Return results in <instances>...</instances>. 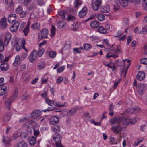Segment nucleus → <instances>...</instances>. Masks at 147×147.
Here are the masks:
<instances>
[{
	"mask_svg": "<svg viewBox=\"0 0 147 147\" xmlns=\"http://www.w3.org/2000/svg\"><path fill=\"white\" fill-rule=\"evenodd\" d=\"M110 10V9L109 7L108 6L106 5L101 8L100 11L101 13H107L109 12Z\"/></svg>",
	"mask_w": 147,
	"mask_h": 147,
	"instance_id": "nucleus-27",
	"label": "nucleus"
},
{
	"mask_svg": "<svg viewBox=\"0 0 147 147\" xmlns=\"http://www.w3.org/2000/svg\"><path fill=\"white\" fill-rule=\"evenodd\" d=\"M36 142V138L34 136H32L30 138L29 144L30 145H34Z\"/></svg>",
	"mask_w": 147,
	"mask_h": 147,
	"instance_id": "nucleus-28",
	"label": "nucleus"
},
{
	"mask_svg": "<svg viewBox=\"0 0 147 147\" xmlns=\"http://www.w3.org/2000/svg\"><path fill=\"white\" fill-rule=\"evenodd\" d=\"M83 117L84 121L87 122L88 120V119L90 118V116L89 113L88 112L84 113L83 114Z\"/></svg>",
	"mask_w": 147,
	"mask_h": 147,
	"instance_id": "nucleus-35",
	"label": "nucleus"
},
{
	"mask_svg": "<svg viewBox=\"0 0 147 147\" xmlns=\"http://www.w3.org/2000/svg\"><path fill=\"white\" fill-rule=\"evenodd\" d=\"M82 4L81 1L80 0H75L74 4V6L75 8L77 9Z\"/></svg>",
	"mask_w": 147,
	"mask_h": 147,
	"instance_id": "nucleus-38",
	"label": "nucleus"
},
{
	"mask_svg": "<svg viewBox=\"0 0 147 147\" xmlns=\"http://www.w3.org/2000/svg\"><path fill=\"white\" fill-rule=\"evenodd\" d=\"M67 19L69 21H73L75 20V17L73 15H70L68 16Z\"/></svg>",
	"mask_w": 147,
	"mask_h": 147,
	"instance_id": "nucleus-52",
	"label": "nucleus"
},
{
	"mask_svg": "<svg viewBox=\"0 0 147 147\" xmlns=\"http://www.w3.org/2000/svg\"><path fill=\"white\" fill-rule=\"evenodd\" d=\"M53 131L55 132V133H59L60 131V128L58 125H55L54 126L53 128Z\"/></svg>",
	"mask_w": 147,
	"mask_h": 147,
	"instance_id": "nucleus-42",
	"label": "nucleus"
},
{
	"mask_svg": "<svg viewBox=\"0 0 147 147\" xmlns=\"http://www.w3.org/2000/svg\"><path fill=\"white\" fill-rule=\"evenodd\" d=\"M102 63L103 64V65L105 66L108 67L112 69V71H113L114 70L116 69L115 68V65H111L112 63V62H109V63L105 61H103L102 62Z\"/></svg>",
	"mask_w": 147,
	"mask_h": 147,
	"instance_id": "nucleus-18",
	"label": "nucleus"
},
{
	"mask_svg": "<svg viewBox=\"0 0 147 147\" xmlns=\"http://www.w3.org/2000/svg\"><path fill=\"white\" fill-rule=\"evenodd\" d=\"M98 30L100 33L103 34H105L107 32L106 29L102 26L100 27L98 29Z\"/></svg>",
	"mask_w": 147,
	"mask_h": 147,
	"instance_id": "nucleus-41",
	"label": "nucleus"
},
{
	"mask_svg": "<svg viewBox=\"0 0 147 147\" xmlns=\"http://www.w3.org/2000/svg\"><path fill=\"white\" fill-rule=\"evenodd\" d=\"M65 69L64 66H61L57 69V71L58 73H60L63 71Z\"/></svg>",
	"mask_w": 147,
	"mask_h": 147,
	"instance_id": "nucleus-56",
	"label": "nucleus"
},
{
	"mask_svg": "<svg viewBox=\"0 0 147 147\" xmlns=\"http://www.w3.org/2000/svg\"><path fill=\"white\" fill-rule=\"evenodd\" d=\"M96 18L98 20L102 21L104 19L105 16L102 14H99L96 16Z\"/></svg>",
	"mask_w": 147,
	"mask_h": 147,
	"instance_id": "nucleus-47",
	"label": "nucleus"
},
{
	"mask_svg": "<svg viewBox=\"0 0 147 147\" xmlns=\"http://www.w3.org/2000/svg\"><path fill=\"white\" fill-rule=\"evenodd\" d=\"M11 37V34L9 33H7L5 35L4 40V44L7 46L10 41Z\"/></svg>",
	"mask_w": 147,
	"mask_h": 147,
	"instance_id": "nucleus-14",
	"label": "nucleus"
},
{
	"mask_svg": "<svg viewBox=\"0 0 147 147\" xmlns=\"http://www.w3.org/2000/svg\"><path fill=\"white\" fill-rule=\"evenodd\" d=\"M44 49L41 48H40L39 49V50L38 53V56L39 57H41L42 55L44 53Z\"/></svg>",
	"mask_w": 147,
	"mask_h": 147,
	"instance_id": "nucleus-44",
	"label": "nucleus"
},
{
	"mask_svg": "<svg viewBox=\"0 0 147 147\" xmlns=\"http://www.w3.org/2000/svg\"><path fill=\"white\" fill-rule=\"evenodd\" d=\"M55 32L56 28L55 26H54L52 25L51 29V34H50V36L52 37H53L55 34Z\"/></svg>",
	"mask_w": 147,
	"mask_h": 147,
	"instance_id": "nucleus-36",
	"label": "nucleus"
},
{
	"mask_svg": "<svg viewBox=\"0 0 147 147\" xmlns=\"http://www.w3.org/2000/svg\"><path fill=\"white\" fill-rule=\"evenodd\" d=\"M10 139L7 136H3V137L2 143L4 145L9 146L10 145Z\"/></svg>",
	"mask_w": 147,
	"mask_h": 147,
	"instance_id": "nucleus-10",
	"label": "nucleus"
},
{
	"mask_svg": "<svg viewBox=\"0 0 147 147\" xmlns=\"http://www.w3.org/2000/svg\"><path fill=\"white\" fill-rule=\"evenodd\" d=\"M4 121L6 122H8L11 118V115L10 113H8L4 117Z\"/></svg>",
	"mask_w": 147,
	"mask_h": 147,
	"instance_id": "nucleus-43",
	"label": "nucleus"
},
{
	"mask_svg": "<svg viewBox=\"0 0 147 147\" xmlns=\"http://www.w3.org/2000/svg\"><path fill=\"white\" fill-rule=\"evenodd\" d=\"M140 62L142 64L147 65V58H144L140 60Z\"/></svg>",
	"mask_w": 147,
	"mask_h": 147,
	"instance_id": "nucleus-54",
	"label": "nucleus"
},
{
	"mask_svg": "<svg viewBox=\"0 0 147 147\" xmlns=\"http://www.w3.org/2000/svg\"><path fill=\"white\" fill-rule=\"evenodd\" d=\"M129 119H123L122 117V120L121 122L120 125L124 127H127L129 124Z\"/></svg>",
	"mask_w": 147,
	"mask_h": 147,
	"instance_id": "nucleus-20",
	"label": "nucleus"
},
{
	"mask_svg": "<svg viewBox=\"0 0 147 147\" xmlns=\"http://www.w3.org/2000/svg\"><path fill=\"white\" fill-rule=\"evenodd\" d=\"M20 56L18 55H17L15 58L14 62L13 65L14 66H17L19 65L20 63Z\"/></svg>",
	"mask_w": 147,
	"mask_h": 147,
	"instance_id": "nucleus-29",
	"label": "nucleus"
},
{
	"mask_svg": "<svg viewBox=\"0 0 147 147\" xmlns=\"http://www.w3.org/2000/svg\"><path fill=\"white\" fill-rule=\"evenodd\" d=\"M77 109L76 108L72 109L68 112L65 115L68 116H70L74 114L76 112Z\"/></svg>",
	"mask_w": 147,
	"mask_h": 147,
	"instance_id": "nucleus-30",
	"label": "nucleus"
},
{
	"mask_svg": "<svg viewBox=\"0 0 147 147\" xmlns=\"http://www.w3.org/2000/svg\"><path fill=\"white\" fill-rule=\"evenodd\" d=\"M84 49L86 50H88L90 49L91 46L90 45L88 44L85 43L84 44Z\"/></svg>",
	"mask_w": 147,
	"mask_h": 147,
	"instance_id": "nucleus-49",
	"label": "nucleus"
},
{
	"mask_svg": "<svg viewBox=\"0 0 147 147\" xmlns=\"http://www.w3.org/2000/svg\"><path fill=\"white\" fill-rule=\"evenodd\" d=\"M16 15L14 14L11 13L9 15L8 21L9 23H12L14 22L16 19Z\"/></svg>",
	"mask_w": 147,
	"mask_h": 147,
	"instance_id": "nucleus-19",
	"label": "nucleus"
},
{
	"mask_svg": "<svg viewBox=\"0 0 147 147\" xmlns=\"http://www.w3.org/2000/svg\"><path fill=\"white\" fill-rule=\"evenodd\" d=\"M23 8L21 5H19L15 9L16 13L18 14H20L22 11Z\"/></svg>",
	"mask_w": 147,
	"mask_h": 147,
	"instance_id": "nucleus-40",
	"label": "nucleus"
},
{
	"mask_svg": "<svg viewBox=\"0 0 147 147\" xmlns=\"http://www.w3.org/2000/svg\"><path fill=\"white\" fill-rule=\"evenodd\" d=\"M143 6L145 9L147 10V0H144Z\"/></svg>",
	"mask_w": 147,
	"mask_h": 147,
	"instance_id": "nucleus-64",
	"label": "nucleus"
},
{
	"mask_svg": "<svg viewBox=\"0 0 147 147\" xmlns=\"http://www.w3.org/2000/svg\"><path fill=\"white\" fill-rule=\"evenodd\" d=\"M11 37V34L9 33H7L5 35L4 40V44L7 46L10 41Z\"/></svg>",
	"mask_w": 147,
	"mask_h": 147,
	"instance_id": "nucleus-13",
	"label": "nucleus"
},
{
	"mask_svg": "<svg viewBox=\"0 0 147 147\" xmlns=\"http://www.w3.org/2000/svg\"><path fill=\"white\" fill-rule=\"evenodd\" d=\"M136 78L139 81L143 80L145 78V73L143 71H140L136 76Z\"/></svg>",
	"mask_w": 147,
	"mask_h": 147,
	"instance_id": "nucleus-17",
	"label": "nucleus"
},
{
	"mask_svg": "<svg viewBox=\"0 0 147 147\" xmlns=\"http://www.w3.org/2000/svg\"><path fill=\"white\" fill-rule=\"evenodd\" d=\"M38 56L37 51L35 50H33L30 54L29 58L30 61L31 63L34 62Z\"/></svg>",
	"mask_w": 147,
	"mask_h": 147,
	"instance_id": "nucleus-9",
	"label": "nucleus"
},
{
	"mask_svg": "<svg viewBox=\"0 0 147 147\" xmlns=\"http://www.w3.org/2000/svg\"><path fill=\"white\" fill-rule=\"evenodd\" d=\"M21 18H23L25 17L26 15V11H22L20 14Z\"/></svg>",
	"mask_w": 147,
	"mask_h": 147,
	"instance_id": "nucleus-50",
	"label": "nucleus"
},
{
	"mask_svg": "<svg viewBox=\"0 0 147 147\" xmlns=\"http://www.w3.org/2000/svg\"><path fill=\"white\" fill-rule=\"evenodd\" d=\"M122 120V117H117L110 119L109 122L112 125H115L117 123L120 125V123Z\"/></svg>",
	"mask_w": 147,
	"mask_h": 147,
	"instance_id": "nucleus-5",
	"label": "nucleus"
},
{
	"mask_svg": "<svg viewBox=\"0 0 147 147\" xmlns=\"http://www.w3.org/2000/svg\"><path fill=\"white\" fill-rule=\"evenodd\" d=\"M33 122V121L30 120L26 122L24 125L27 131L30 133H31L32 131V129L33 128H31V127L32 124Z\"/></svg>",
	"mask_w": 147,
	"mask_h": 147,
	"instance_id": "nucleus-12",
	"label": "nucleus"
},
{
	"mask_svg": "<svg viewBox=\"0 0 147 147\" xmlns=\"http://www.w3.org/2000/svg\"><path fill=\"white\" fill-rule=\"evenodd\" d=\"M4 43L3 44V41L1 39H0V52H2L3 51L4 49Z\"/></svg>",
	"mask_w": 147,
	"mask_h": 147,
	"instance_id": "nucleus-45",
	"label": "nucleus"
},
{
	"mask_svg": "<svg viewBox=\"0 0 147 147\" xmlns=\"http://www.w3.org/2000/svg\"><path fill=\"white\" fill-rule=\"evenodd\" d=\"M63 78L62 77H59L57 80V83L58 84H59L63 81Z\"/></svg>",
	"mask_w": 147,
	"mask_h": 147,
	"instance_id": "nucleus-60",
	"label": "nucleus"
},
{
	"mask_svg": "<svg viewBox=\"0 0 147 147\" xmlns=\"http://www.w3.org/2000/svg\"><path fill=\"white\" fill-rule=\"evenodd\" d=\"M102 3V0H92V8L94 10L97 11L99 10Z\"/></svg>",
	"mask_w": 147,
	"mask_h": 147,
	"instance_id": "nucleus-2",
	"label": "nucleus"
},
{
	"mask_svg": "<svg viewBox=\"0 0 147 147\" xmlns=\"http://www.w3.org/2000/svg\"><path fill=\"white\" fill-rule=\"evenodd\" d=\"M66 24V23L62 20H61L58 22L57 25L59 28H61L64 27Z\"/></svg>",
	"mask_w": 147,
	"mask_h": 147,
	"instance_id": "nucleus-37",
	"label": "nucleus"
},
{
	"mask_svg": "<svg viewBox=\"0 0 147 147\" xmlns=\"http://www.w3.org/2000/svg\"><path fill=\"white\" fill-rule=\"evenodd\" d=\"M137 119V117H135L133 121H131L130 119H129V124H130L131 125H133L136 122V120Z\"/></svg>",
	"mask_w": 147,
	"mask_h": 147,
	"instance_id": "nucleus-58",
	"label": "nucleus"
},
{
	"mask_svg": "<svg viewBox=\"0 0 147 147\" xmlns=\"http://www.w3.org/2000/svg\"><path fill=\"white\" fill-rule=\"evenodd\" d=\"M45 66V62L42 61H39L38 63V68L40 70L44 69Z\"/></svg>",
	"mask_w": 147,
	"mask_h": 147,
	"instance_id": "nucleus-31",
	"label": "nucleus"
},
{
	"mask_svg": "<svg viewBox=\"0 0 147 147\" xmlns=\"http://www.w3.org/2000/svg\"><path fill=\"white\" fill-rule=\"evenodd\" d=\"M17 147H28V145L25 141H22L19 142L17 145Z\"/></svg>",
	"mask_w": 147,
	"mask_h": 147,
	"instance_id": "nucleus-32",
	"label": "nucleus"
},
{
	"mask_svg": "<svg viewBox=\"0 0 147 147\" xmlns=\"http://www.w3.org/2000/svg\"><path fill=\"white\" fill-rule=\"evenodd\" d=\"M34 130V135L36 137L39 134V131L38 129L36 128H33Z\"/></svg>",
	"mask_w": 147,
	"mask_h": 147,
	"instance_id": "nucleus-48",
	"label": "nucleus"
},
{
	"mask_svg": "<svg viewBox=\"0 0 147 147\" xmlns=\"http://www.w3.org/2000/svg\"><path fill=\"white\" fill-rule=\"evenodd\" d=\"M120 3L119 0H115L114 4V9L115 11L118 10L120 8Z\"/></svg>",
	"mask_w": 147,
	"mask_h": 147,
	"instance_id": "nucleus-23",
	"label": "nucleus"
},
{
	"mask_svg": "<svg viewBox=\"0 0 147 147\" xmlns=\"http://www.w3.org/2000/svg\"><path fill=\"white\" fill-rule=\"evenodd\" d=\"M45 102L49 105L52 106L53 105L54 101L53 100H50L49 99H48L46 100Z\"/></svg>",
	"mask_w": 147,
	"mask_h": 147,
	"instance_id": "nucleus-46",
	"label": "nucleus"
},
{
	"mask_svg": "<svg viewBox=\"0 0 147 147\" xmlns=\"http://www.w3.org/2000/svg\"><path fill=\"white\" fill-rule=\"evenodd\" d=\"M37 3L38 5L42 6L44 4V0H38Z\"/></svg>",
	"mask_w": 147,
	"mask_h": 147,
	"instance_id": "nucleus-61",
	"label": "nucleus"
},
{
	"mask_svg": "<svg viewBox=\"0 0 147 147\" xmlns=\"http://www.w3.org/2000/svg\"><path fill=\"white\" fill-rule=\"evenodd\" d=\"M120 5L123 7L127 6L128 4V2L126 0H120Z\"/></svg>",
	"mask_w": 147,
	"mask_h": 147,
	"instance_id": "nucleus-39",
	"label": "nucleus"
},
{
	"mask_svg": "<svg viewBox=\"0 0 147 147\" xmlns=\"http://www.w3.org/2000/svg\"><path fill=\"white\" fill-rule=\"evenodd\" d=\"M0 23L2 27L5 28H6L7 25L6 22V18H3L0 19Z\"/></svg>",
	"mask_w": 147,
	"mask_h": 147,
	"instance_id": "nucleus-21",
	"label": "nucleus"
},
{
	"mask_svg": "<svg viewBox=\"0 0 147 147\" xmlns=\"http://www.w3.org/2000/svg\"><path fill=\"white\" fill-rule=\"evenodd\" d=\"M127 60V59H125L123 60V62L122 63V64L121 67L120 71L122 73H123L125 74V75L124 76V77L125 78L126 76V75L127 73V70H126L125 71L124 70V68L125 67V65L124 64V62L125 61Z\"/></svg>",
	"mask_w": 147,
	"mask_h": 147,
	"instance_id": "nucleus-26",
	"label": "nucleus"
},
{
	"mask_svg": "<svg viewBox=\"0 0 147 147\" xmlns=\"http://www.w3.org/2000/svg\"><path fill=\"white\" fill-rule=\"evenodd\" d=\"M41 113L38 110L34 111L31 114V117L32 118L36 120L39 119Z\"/></svg>",
	"mask_w": 147,
	"mask_h": 147,
	"instance_id": "nucleus-6",
	"label": "nucleus"
},
{
	"mask_svg": "<svg viewBox=\"0 0 147 147\" xmlns=\"http://www.w3.org/2000/svg\"><path fill=\"white\" fill-rule=\"evenodd\" d=\"M41 95L42 96L45 100V101L48 99L47 94L45 92H44L43 93L41 94Z\"/></svg>",
	"mask_w": 147,
	"mask_h": 147,
	"instance_id": "nucleus-62",
	"label": "nucleus"
},
{
	"mask_svg": "<svg viewBox=\"0 0 147 147\" xmlns=\"http://www.w3.org/2000/svg\"><path fill=\"white\" fill-rule=\"evenodd\" d=\"M9 68V65L6 63H2L0 65V69L2 71H6Z\"/></svg>",
	"mask_w": 147,
	"mask_h": 147,
	"instance_id": "nucleus-22",
	"label": "nucleus"
},
{
	"mask_svg": "<svg viewBox=\"0 0 147 147\" xmlns=\"http://www.w3.org/2000/svg\"><path fill=\"white\" fill-rule=\"evenodd\" d=\"M7 87L5 86H2L0 87V96H2L5 93Z\"/></svg>",
	"mask_w": 147,
	"mask_h": 147,
	"instance_id": "nucleus-34",
	"label": "nucleus"
},
{
	"mask_svg": "<svg viewBox=\"0 0 147 147\" xmlns=\"http://www.w3.org/2000/svg\"><path fill=\"white\" fill-rule=\"evenodd\" d=\"M110 144H115V143L116 144H117V143L115 142V140H114V138L113 137H111L110 138Z\"/></svg>",
	"mask_w": 147,
	"mask_h": 147,
	"instance_id": "nucleus-57",
	"label": "nucleus"
},
{
	"mask_svg": "<svg viewBox=\"0 0 147 147\" xmlns=\"http://www.w3.org/2000/svg\"><path fill=\"white\" fill-rule=\"evenodd\" d=\"M65 13L63 11H59V15L63 19L65 18Z\"/></svg>",
	"mask_w": 147,
	"mask_h": 147,
	"instance_id": "nucleus-55",
	"label": "nucleus"
},
{
	"mask_svg": "<svg viewBox=\"0 0 147 147\" xmlns=\"http://www.w3.org/2000/svg\"><path fill=\"white\" fill-rule=\"evenodd\" d=\"M39 119H40V122L42 125H45L46 123L47 119H44L42 117H40Z\"/></svg>",
	"mask_w": 147,
	"mask_h": 147,
	"instance_id": "nucleus-53",
	"label": "nucleus"
},
{
	"mask_svg": "<svg viewBox=\"0 0 147 147\" xmlns=\"http://www.w3.org/2000/svg\"><path fill=\"white\" fill-rule=\"evenodd\" d=\"M29 27L30 24L28 23L27 25L26 26L25 28L23 30V32L25 36H27L29 32Z\"/></svg>",
	"mask_w": 147,
	"mask_h": 147,
	"instance_id": "nucleus-33",
	"label": "nucleus"
},
{
	"mask_svg": "<svg viewBox=\"0 0 147 147\" xmlns=\"http://www.w3.org/2000/svg\"><path fill=\"white\" fill-rule=\"evenodd\" d=\"M140 111V109L137 107L128 108L126 110V112L129 114L136 113Z\"/></svg>",
	"mask_w": 147,
	"mask_h": 147,
	"instance_id": "nucleus-8",
	"label": "nucleus"
},
{
	"mask_svg": "<svg viewBox=\"0 0 147 147\" xmlns=\"http://www.w3.org/2000/svg\"><path fill=\"white\" fill-rule=\"evenodd\" d=\"M111 129L113 133L118 134H121L122 132V128L120 125H115L112 126Z\"/></svg>",
	"mask_w": 147,
	"mask_h": 147,
	"instance_id": "nucleus-7",
	"label": "nucleus"
},
{
	"mask_svg": "<svg viewBox=\"0 0 147 147\" xmlns=\"http://www.w3.org/2000/svg\"><path fill=\"white\" fill-rule=\"evenodd\" d=\"M87 8L84 7L79 12V16L80 18H83L87 14Z\"/></svg>",
	"mask_w": 147,
	"mask_h": 147,
	"instance_id": "nucleus-16",
	"label": "nucleus"
},
{
	"mask_svg": "<svg viewBox=\"0 0 147 147\" xmlns=\"http://www.w3.org/2000/svg\"><path fill=\"white\" fill-rule=\"evenodd\" d=\"M20 25V22L17 21L10 27V30L11 32H16L18 29Z\"/></svg>",
	"mask_w": 147,
	"mask_h": 147,
	"instance_id": "nucleus-15",
	"label": "nucleus"
},
{
	"mask_svg": "<svg viewBox=\"0 0 147 147\" xmlns=\"http://www.w3.org/2000/svg\"><path fill=\"white\" fill-rule=\"evenodd\" d=\"M90 25L92 28H96L99 26V23L98 21H93L90 23Z\"/></svg>",
	"mask_w": 147,
	"mask_h": 147,
	"instance_id": "nucleus-25",
	"label": "nucleus"
},
{
	"mask_svg": "<svg viewBox=\"0 0 147 147\" xmlns=\"http://www.w3.org/2000/svg\"><path fill=\"white\" fill-rule=\"evenodd\" d=\"M132 39V37L131 36H129L127 38V45H128L131 41Z\"/></svg>",
	"mask_w": 147,
	"mask_h": 147,
	"instance_id": "nucleus-59",
	"label": "nucleus"
},
{
	"mask_svg": "<svg viewBox=\"0 0 147 147\" xmlns=\"http://www.w3.org/2000/svg\"><path fill=\"white\" fill-rule=\"evenodd\" d=\"M31 28L34 30H39L40 28V25L39 24L37 23H35L32 25Z\"/></svg>",
	"mask_w": 147,
	"mask_h": 147,
	"instance_id": "nucleus-24",
	"label": "nucleus"
},
{
	"mask_svg": "<svg viewBox=\"0 0 147 147\" xmlns=\"http://www.w3.org/2000/svg\"><path fill=\"white\" fill-rule=\"evenodd\" d=\"M30 77V75L27 74L24 77V81H28L29 80Z\"/></svg>",
	"mask_w": 147,
	"mask_h": 147,
	"instance_id": "nucleus-63",
	"label": "nucleus"
},
{
	"mask_svg": "<svg viewBox=\"0 0 147 147\" xmlns=\"http://www.w3.org/2000/svg\"><path fill=\"white\" fill-rule=\"evenodd\" d=\"M145 85L142 83L138 84L136 88L137 92L140 95H142L145 90Z\"/></svg>",
	"mask_w": 147,
	"mask_h": 147,
	"instance_id": "nucleus-3",
	"label": "nucleus"
},
{
	"mask_svg": "<svg viewBox=\"0 0 147 147\" xmlns=\"http://www.w3.org/2000/svg\"><path fill=\"white\" fill-rule=\"evenodd\" d=\"M48 34V30L47 29H44L40 30L38 34V37L39 39H42L43 38H47V36Z\"/></svg>",
	"mask_w": 147,
	"mask_h": 147,
	"instance_id": "nucleus-4",
	"label": "nucleus"
},
{
	"mask_svg": "<svg viewBox=\"0 0 147 147\" xmlns=\"http://www.w3.org/2000/svg\"><path fill=\"white\" fill-rule=\"evenodd\" d=\"M56 54V52L53 51H51L49 53V55L51 57H55Z\"/></svg>",
	"mask_w": 147,
	"mask_h": 147,
	"instance_id": "nucleus-51",
	"label": "nucleus"
},
{
	"mask_svg": "<svg viewBox=\"0 0 147 147\" xmlns=\"http://www.w3.org/2000/svg\"><path fill=\"white\" fill-rule=\"evenodd\" d=\"M53 141L55 142L57 147H64L61 143V136L59 133H55L52 137Z\"/></svg>",
	"mask_w": 147,
	"mask_h": 147,
	"instance_id": "nucleus-1",
	"label": "nucleus"
},
{
	"mask_svg": "<svg viewBox=\"0 0 147 147\" xmlns=\"http://www.w3.org/2000/svg\"><path fill=\"white\" fill-rule=\"evenodd\" d=\"M59 120V118L58 116H53L50 118L49 122L51 124L54 125L58 123Z\"/></svg>",
	"mask_w": 147,
	"mask_h": 147,
	"instance_id": "nucleus-11",
	"label": "nucleus"
}]
</instances>
